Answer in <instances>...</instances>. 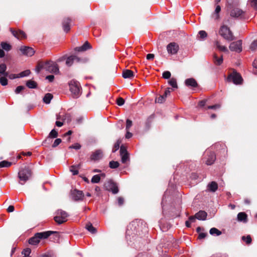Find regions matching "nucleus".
Here are the masks:
<instances>
[{
  "instance_id": "f257e3e1",
  "label": "nucleus",
  "mask_w": 257,
  "mask_h": 257,
  "mask_svg": "<svg viewBox=\"0 0 257 257\" xmlns=\"http://www.w3.org/2000/svg\"><path fill=\"white\" fill-rule=\"evenodd\" d=\"M52 234H55V237L57 238H59L58 232L53 231H47L35 233L33 237L29 239L28 242L31 245H37L40 242L41 239H46Z\"/></svg>"
},
{
  "instance_id": "f03ea898",
  "label": "nucleus",
  "mask_w": 257,
  "mask_h": 257,
  "mask_svg": "<svg viewBox=\"0 0 257 257\" xmlns=\"http://www.w3.org/2000/svg\"><path fill=\"white\" fill-rule=\"evenodd\" d=\"M32 171L29 167L25 166L21 168L18 173L19 183L24 185L31 177Z\"/></svg>"
},
{
  "instance_id": "7ed1b4c3",
  "label": "nucleus",
  "mask_w": 257,
  "mask_h": 257,
  "mask_svg": "<svg viewBox=\"0 0 257 257\" xmlns=\"http://www.w3.org/2000/svg\"><path fill=\"white\" fill-rule=\"evenodd\" d=\"M219 35L225 40L228 41H232L235 39L233 33L226 25H222L220 27L219 30Z\"/></svg>"
},
{
  "instance_id": "20e7f679",
  "label": "nucleus",
  "mask_w": 257,
  "mask_h": 257,
  "mask_svg": "<svg viewBox=\"0 0 257 257\" xmlns=\"http://www.w3.org/2000/svg\"><path fill=\"white\" fill-rule=\"evenodd\" d=\"M69 90L74 98H78L81 93V87L80 83L75 80H72L69 83Z\"/></svg>"
},
{
  "instance_id": "39448f33",
  "label": "nucleus",
  "mask_w": 257,
  "mask_h": 257,
  "mask_svg": "<svg viewBox=\"0 0 257 257\" xmlns=\"http://www.w3.org/2000/svg\"><path fill=\"white\" fill-rule=\"evenodd\" d=\"M227 79L228 81H232L236 85L241 84L243 82V79L241 75L234 69H233L232 73L228 75Z\"/></svg>"
},
{
  "instance_id": "423d86ee",
  "label": "nucleus",
  "mask_w": 257,
  "mask_h": 257,
  "mask_svg": "<svg viewBox=\"0 0 257 257\" xmlns=\"http://www.w3.org/2000/svg\"><path fill=\"white\" fill-rule=\"evenodd\" d=\"M44 69L50 73L58 74L59 72L58 65L52 61L44 62Z\"/></svg>"
},
{
  "instance_id": "0eeeda50",
  "label": "nucleus",
  "mask_w": 257,
  "mask_h": 257,
  "mask_svg": "<svg viewBox=\"0 0 257 257\" xmlns=\"http://www.w3.org/2000/svg\"><path fill=\"white\" fill-rule=\"evenodd\" d=\"M57 215L54 217V220L58 224H62L67 221V218L68 216V213L61 209L58 210L56 212Z\"/></svg>"
},
{
  "instance_id": "6e6552de",
  "label": "nucleus",
  "mask_w": 257,
  "mask_h": 257,
  "mask_svg": "<svg viewBox=\"0 0 257 257\" xmlns=\"http://www.w3.org/2000/svg\"><path fill=\"white\" fill-rule=\"evenodd\" d=\"M87 61L86 58H80L75 55H71L68 57L66 61V64L68 66H71L74 63H85Z\"/></svg>"
},
{
  "instance_id": "1a4fd4ad",
  "label": "nucleus",
  "mask_w": 257,
  "mask_h": 257,
  "mask_svg": "<svg viewBox=\"0 0 257 257\" xmlns=\"http://www.w3.org/2000/svg\"><path fill=\"white\" fill-rule=\"evenodd\" d=\"M106 190L112 192L113 194H116L118 192V188L116 184L112 180H109L106 181L104 184Z\"/></svg>"
},
{
  "instance_id": "9d476101",
  "label": "nucleus",
  "mask_w": 257,
  "mask_h": 257,
  "mask_svg": "<svg viewBox=\"0 0 257 257\" xmlns=\"http://www.w3.org/2000/svg\"><path fill=\"white\" fill-rule=\"evenodd\" d=\"M227 9L230 11V16L232 18H238L240 17L241 18L245 14L244 11L237 7H234L232 8H228Z\"/></svg>"
},
{
  "instance_id": "9b49d317",
  "label": "nucleus",
  "mask_w": 257,
  "mask_h": 257,
  "mask_svg": "<svg viewBox=\"0 0 257 257\" xmlns=\"http://www.w3.org/2000/svg\"><path fill=\"white\" fill-rule=\"evenodd\" d=\"M229 48L231 51H235L238 53L241 52L242 41L239 40L237 41L231 43Z\"/></svg>"
},
{
  "instance_id": "f8f14e48",
  "label": "nucleus",
  "mask_w": 257,
  "mask_h": 257,
  "mask_svg": "<svg viewBox=\"0 0 257 257\" xmlns=\"http://www.w3.org/2000/svg\"><path fill=\"white\" fill-rule=\"evenodd\" d=\"M10 31L13 35L18 39L21 40L27 38L26 34L21 30L19 29L15 30L14 29L11 28H10Z\"/></svg>"
},
{
  "instance_id": "ddd939ff",
  "label": "nucleus",
  "mask_w": 257,
  "mask_h": 257,
  "mask_svg": "<svg viewBox=\"0 0 257 257\" xmlns=\"http://www.w3.org/2000/svg\"><path fill=\"white\" fill-rule=\"evenodd\" d=\"M167 50L169 54L174 55L177 53L179 50V46L177 43L172 42L167 45Z\"/></svg>"
},
{
  "instance_id": "4468645a",
  "label": "nucleus",
  "mask_w": 257,
  "mask_h": 257,
  "mask_svg": "<svg viewBox=\"0 0 257 257\" xmlns=\"http://www.w3.org/2000/svg\"><path fill=\"white\" fill-rule=\"evenodd\" d=\"M206 159L204 162L207 165H212L216 160V155L213 152H207V157L205 158Z\"/></svg>"
},
{
  "instance_id": "2eb2a0df",
  "label": "nucleus",
  "mask_w": 257,
  "mask_h": 257,
  "mask_svg": "<svg viewBox=\"0 0 257 257\" xmlns=\"http://www.w3.org/2000/svg\"><path fill=\"white\" fill-rule=\"evenodd\" d=\"M71 196L74 201L82 200L84 197L83 192L77 189H74L71 191Z\"/></svg>"
},
{
  "instance_id": "dca6fc26",
  "label": "nucleus",
  "mask_w": 257,
  "mask_h": 257,
  "mask_svg": "<svg viewBox=\"0 0 257 257\" xmlns=\"http://www.w3.org/2000/svg\"><path fill=\"white\" fill-rule=\"evenodd\" d=\"M72 20L69 17H65L63 18L62 24L63 27V29L64 32L67 33L70 30V24L71 23Z\"/></svg>"
},
{
  "instance_id": "f3484780",
  "label": "nucleus",
  "mask_w": 257,
  "mask_h": 257,
  "mask_svg": "<svg viewBox=\"0 0 257 257\" xmlns=\"http://www.w3.org/2000/svg\"><path fill=\"white\" fill-rule=\"evenodd\" d=\"M20 50L24 55L28 56H32L35 53V51L32 48L27 46L21 47Z\"/></svg>"
},
{
  "instance_id": "a211bd4d",
  "label": "nucleus",
  "mask_w": 257,
  "mask_h": 257,
  "mask_svg": "<svg viewBox=\"0 0 257 257\" xmlns=\"http://www.w3.org/2000/svg\"><path fill=\"white\" fill-rule=\"evenodd\" d=\"M103 157L102 151L100 150H97L95 151L91 156V159L92 160H98Z\"/></svg>"
},
{
  "instance_id": "6ab92c4d",
  "label": "nucleus",
  "mask_w": 257,
  "mask_h": 257,
  "mask_svg": "<svg viewBox=\"0 0 257 257\" xmlns=\"http://www.w3.org/2000/svg\"><path fill=\"white\" fill-rule=\"evenodd\" d=\"M185 84L188 87H197L198 86V83L196 80L193 78L186 79Z\"/></svg>"
},
{
  "instance_id": "aec40b11",
  "label": "nucleus",
  "mask_w": 257,
  "mask_h": 257,
  "mask_svg": "<svg viewBox=\"0 0 257 257\" xmlns=\"http://www.w3.org/2000/svg\"><path fill=\"white\" fill-rule=\"evenodd\" d=\"M221 11V7L219 5H216L215 10L213 13L211 15V18L214 20H218L220 19V12Z\"/></svg>"
},
{
  "instance_id": "412c9836",
  "label": "nucleus",
  "mask_w": 257,
  "mask_h": 257,
  "mask_svg": "<svg viewBox=\"0 0 257 257\" xmlns=\"http://www.w3.org/2000/svg\"><path fill=\"white\" fill-rule=\"evenodd\" d=\"M207 213L203 210H200L195 214V217L198 220H205L206 219Z\"/></svg>"
},
{
  "instance_id": "4be33fe9",
  "label": "nucleus",
  "mask_w": 257,
  "mask_h": 257,
  "mask_svg": "<svg viewBox=\"0 0 257 257\" xmlns=\"http://www.w3.org/2000/svg\"><path fill=\"white\" fill-rule=\"evenodd\" d=\"M237 218L238 221L242 222L243 223H246L247 221V215L244 212L238 213Z\"/></svg>"
},
{
  "instance_id": "5701e85b",
  "label": "nucleus",
  "mask_w": 257,
  "mask_h": 257,
  "mask_svg": "<svg viewBox=\"0 0 257 257\" xmlns=\"http://www.w3.org/2000/svg\"><path fill=\"white\" fill-rule=\"evenodd\" d=\"M122 76L125 79H131L134 77V74L133 71L129 69H125L123 70Z\"/></svg>"
},
{
  "instance_id": "b1692460",
  "label": "nucleus",
  "mask_w": 257,
  "mask_h": 257,
  "mask_svg": "<svg viewBox=\"0 0 257 257\" xmlns=\"http://www.w3.org/2000/svg\"><path fill=\"white\" fill-rule=\"evenodd\" d=\"M90 44L88 43V42L86 41L81 47H76L75 48V50L78 52L84 51L90 49Z\"/></svg>"
},
{
  "instance_id": "393cba45",
  "label": "nucleus",
  "mask_w": 257,
  "mask_h": 257,
  "mask_svg": "<svg viewBox=\"0 0 257 257\" xmlns=\"http://www.w3.org/2000/svg\"><path fill=\"white\" fill-rule=\"evenodd\" d=\"M208 189L209 191L215 192L218 189V184L215 181H212L207 185Z\"/></svg>"
},
{
  "instance_id": "a878e982",
  "label": "nucleus",
  "mask_w": 257,
  "mask_h": 257,
  "mask_svg": "<svg viewBox=\"0 0 257 257\" xmlns=\"http://www.w3.org/2000/svg\"><path fill=\"white\" fill-rule=\"evenodd\" d=\"M227 9L239 6V0H226Z\"/></svg>"
},
{
  "instance_id": "bb28decb",
  "label": "nucleus",
  "mask_w": 257,
  "mask_h": 257,
  "mask_svg": "<svg viewBox=\"0 0 257 257\" xmlns=\"http://www.w3.org/2000/svg\"><path fill=\"white\" fill-rule=\"evenodd\" d=\"M223 56L221 55L220 57H218L217 55L214 54L213 55V60L215 65L217 66L220 65L223 62Z\"/></svg>"
},
{
  "instance_id": "cd10ccee",
  "label": "nucleus",
  "mask_w": 257,
  "mask_h": 257,
  "mask_svg": "<svg viewBox=\"0 0 257 257\" xmlns=\"http://www.w3.org/2000/svg\"><path fill=\"white\" fill-rule=\"evenodd\" d=\"M7 66L5 64H0V76L7 77L9 76V73L6 71Z\"/></svg>"
},
{
  "instance_id": "c85d7f7f",
  "label": "nucleus",
  "mask_w": 257,
  "mask_h": 257,
  "mask_svg": "<svg viewBox=\"0 0 257 257\" xmlns=\"http://www.w3.org/2000/svg\"><path fill=\"white\" fill-rule=\"evenodd\" d=\"M85 228L92 234H95L97 232V229L90 222H88L85 225Z\"/></svg>"
},
{
  "instance_id": "c756f323",
  "label": "nucleus",
  "mask_w": 257,
  "mask_h": 257,
  "mask_svg": "<svg viewBox=\"0 0 257 257\" xmlns=\"http://www.w3.org/2000/svg\"><path fill=\"white\" fill-rule=\"evenodd\" d=\"M81 164L77 165H72L70 167V171L72 173L73 175H76L78 174V169L81 167Z\"/></svg>"
},
{
  "instance_id": "7c9ffc66",
  "label": "nucleus",
  "mask_w": 257,
  "mask_h": 257,
  "mask_svg": "<svg viewBox=\"0 0 257 257\" xmlns=\"http://www.w3.org/2000/svg\"><path fill=\"white\" fill-rule=\"evenodd\" d=\"M26 86L31 89L37 88L38 84L36 82L32 80H29L26 83Z\"/></svg>"
},
{
  "instance_id": "2f4dec72",
  "label": "nucleus",
  "mask_w": 257,
  "mask_h": 257,
  "mask_svg": "<svg viewBox=\"0 0 257 257\" xmlns=\"http://www.w3.org/2000/svg\"><path fill=\"white\" fill-rule=\"evenodd\" d=\"M52 98L53 95L51 93H48L45 95L43 100L45 103L49 104Z\"/></svg>"
},
{
  "instance_id": "473e14b6",
  "label": "nucleus",
  "mask_w": 257,
  "mask_h": 257,
  "mask_svg": "<svg viewBox=\"0 0 257 257\" xmlns=\"http://www.w3.org/2000/svg\"><path fill=\"white\" fill-rule=\"evenodd\" d=\"M209 233L212 235H216L217 236H219L222 234L221 231L215 227L211 228L209 230Z\"/></svg>"
},
{
  "instance_id": "72a5a7b5",
  "label": "nucleus",
  "mask_w": 257,
  "mask_h": 257,
  "mask_svg": "<svg viewBox=\"0 0 257 257\" xmlns=\"http://www.w3.org/2000/svg\"><path fill=\"white\" fill-rule=\"evenodd\" d=\"M12 165V163L6 160L0 162V169L2 168H8Z\"/></svg>"
},
{
  "instance_id": "f704fd0d",
  "label": "nucleus",
  "mask_w": 257,
  "mask_h": 257,
  "mask_svg": "<svg viewBox=\"0 0 257 257\" xmlns=\"http://www.w3.org/2000/svg\"><path fill=\"white\" fill-rule=\"evenodd\" d=\"M119 166V163L117 161H111L109 162V167L111 169H116Z\"/></svg>"
},
{
  "instance_id": "c9c22d12",
  "label": "nucleus",
  "mask_w": 257,
  "mask_h": 257,
  "mask_svg": "<svg viewBox=\"0 0 257 257\" xmlns=\"http://www.w3.org/2000/svg\"><path fill=\"white\" fill-rule=\"evenodd\" d=\"M168 83L173 88H177V80L175 78H172L168 81Z\"/></svg>"
},
{
  "instance_id": "e433bc0d",
  "label": "nucleus",
  "mask_w": 257,
  "mask_h": 257,
  "mask_svg": "<svg viewBox=\"0 0 257 257\" xmlns=\"http://www.w3.org/2000/svg\"><path fill=\"white\" fill-rule=\"evenodd\" d=\"M216 47L221 51L227 52V48L224 46H222L220 44V43L218 41L216 42Z\"/></svg>"
},
{
  "instance_id": "4c0bfd02",
  "label": "nucleus",
  "mask_w": 257,
  "mask_h": 257,
  "mask_svg": "<svg viewBox=\"0 0 257 257\" xmlns=\"http://www.w3.org/2000/svg\"><path fill=\"white\" fill-rule=\"evenodd\" d=\"M1 46L4 50L8 51H10L12 48V46L6 42H2L1 43Z\"/></svg>"
},
{
  "instance_id": "58836bf2",
  "label": "nucleus",
  "mask_w": 257,
  "mask_h": 257,
  "mask_svg": "<svg viewBox=\"0 0 257 257\" xmlns=\"http://www.w3.org/2000/svg\"><path fill=\"white\" fill-rule=\"evenodd\" d=\"M42 69H44V62L39 61L37 64L36 70L37 72L39 73Z\"/></svg>"
},
{
  "instance_id": "ea45409f",
  "label": "nucleus",
  "mask_w": 257,
  "mask_h": 257,
  "mask_svg": "<svg viewBox=\"0 0 257 257\" xmlns=\"http://www.w3.org/2000/svg\"><path fill=\"white\" fill-rule=\"evenodd\" d=\"M100 180V176L99 175H95L93 176L91 179V182L92 183H98Z\"/></svg>"
},
{
  "instance_id": "a19ab883",
  "label": "nucleus",
  "mask_w": 257,
  "mask_h": 257,
  "mask_svg": "<svg viewBox=\"0 0 257 257\" xmlns=\"http://www.w3.org/2000/svg\"><path fill=\"white\" fill-rule=\"evenodd\" d=\"M166 98L164 95H160L159 97L156 98L155 102L162 103L165 102Z\"/></svg>"
},
{
  "instance_id": "79ce46f5",
  "label": "nucleus",
  "mask_w": 257,
  "mask_h": 257,
  "mask_svg": "<svg viewBox=\"0 0 257 257\" xmlns=\"http://www.w3.org/2000/svg\"><path fill=\"white\" fill-rule=\"evenodd\" d=\"M121 156V160L122 163H125L129 160V154H125Z\"/></svg>"
},
{
  "instance_id": "37998d69",
  "label": "nucleus",
  "mask_w": 257,
  "mask_h": 257,
  "mask_svg": "<svg viewBox=\"0 0 257 257\" xmlns=\"http://www.w3.org/2000/svg\"><path fill=\"white\" fill-rule=\"evenodd\" d=\"M121 143V141L118 140L116 142L114 145L113 148L112 149V152H115L117 150H118L119 148L120 144Z\"/></svg>"
},
{
  "instance_id": "c03bdc74",
  "label": "nucleus",
  "mask_w": 257,
  "mask_h": 257,
  "mask_svg": "<svg viewBox=\"0 0 257 257\" xmlns=\"http://www.w3.org/2000/svg\"><path fill=\"white\" fill-rule=\"evenodd\" d=\"M58 136V133L55 130H52L49 135V137L50 138H56Z\"/></svg>"
},
{
  "instance_id": "a18cd8bd",
  "label": "nucleus",
  "mask_w": 257,
  "mask_h": 257,
  "mask_svg": "<svg viewBox=\"0 0 257 257\" xmlns=\"http://www.w3.org/2000/svg\"><path fill=\"white\" fill-rule=\"evenodd\" d=\"M30 73H31V71L30 70H26L21 72L19 74V76L20 77L27 76L29 75Z\"/></svg>"
},
{
  "instance_id": "49530a36",
  "label": "nucleus",
  "mask_w": 257,
  "mask_h": 257,
  "mask_svg": "<svg viewBox=\"0 0 257 257\" xmlns=\"http://www.w3.org/2000/svg\"><path fill=\"white\" fill-rule=\"evenodd\" d=\"M31 252V249L29 248H27L23 250L22 253L24 255V257H28L30 256L29 255Z\"/></svg>"
},
{
  "instance_id": "de8ad7c7",
  "label": "nucleus",
  "mask_w": 257,
  "mask_h": 257,
  "mask_svg": "<svg viewBox=\"0 0 257 257\" xmlns=\"http://www.w3.org/2000/svg\"><path fill=\"white\" fill-rule=\"evenodd\" d=\"M0 83L3 86H6L8 84V79L6 77L3 76L0 78Z\"/></svg>"
},
{
  "instance_id": "09e8293b",
  "label": "nucleus",
  "mask_w": 257,
  "mask_h": 257,
  "mask_svg": "<svg viewBox=\"0 0 257 257\" xmlns=\"http://www.w3.org/2000/svg\"><path fill=\"white\" fill-rule=\"evenodd\" d=\"M171 76V73L169 71H164L162 74L163 78L164 79H169L170 78Z\"/></svg>"
},
{
  "instance_id": "8fccbe9b",
  "label": "nucleus",
  "mask_w": 257,
  "mask_h": 257,
  "mask_svg": "<svg viewBox=\"0 0 257 257\" xmlns=\"http://www.w3.org/2000/svg\"><path fill=\"white\" fill-rule=\"evenodd\" d=\"M242 239L243 241H245L247 244H250L252 240L251 238L250 235H247L246 237L243 236L242 237Z\"/></svg>"
},
{
  "instance_id": "3c124183",
  "label": "nucleus",
  "mask_w": 257,
  "mask_h": 257,
  "mask_svg": "<svg viewBox=\"0 0 257 257\" xmlns=\"http://www.w3.org/2000/svg\"><path fill=\"white\" fill-rule=\"evenodd\" d=\"M132 121L129 119H127L126 121V131H129L130 128L132 126Z\"/></svg>"
},
{
  "instance_id": "603ef678",
  "label": "nucleus",
  "mask_w": 257,
  "mask_h": 257,
  "mask_svg": "<svg viewBox=\"0 0 257 257\" xmlns=\"http://www.w3.org/2000/svg\"><path fill=\"white\" fill-rule=\"evenodd\" d=\"M128 154V152L126 150V148L124 146L122 145L120 147V155H122L123 154Z\"/></svg>"
},
{
  "instance_id": "864d4df0",
  "label": "nucleus",
  "mask_w": 257,
  "mask_h": 257,
  "mask_svg": "<svg viewBox=\"0 0 257 257\" xmlns=\"http://www.w3.org/2000/svg\"><path fill=\"white\" fill-rule=\"evenodd\" d=\"M124 99L122 97H118L116 100V103L119 106H122L124 103Z\"/></svg>"
},
{
  "instance_id": "5fc2aeb1",
  "label": "nucleus",
  "mask_w": 257,
  "mask_h": 257,
  "mask_svg": "<svg viewBox=\"0 0 257 257\" xmlns=\"http://www.w3.org/2000/svg\"><path fill=\"white\" fill-rule=\"evenodd\" d=\"M199 35L200 36V38L204 39L207 36V34L205 31H200L199 32Z\"/></svg>"
},
{
  "instance_id": "6e6d98bb",
  "label": "nucleus",
  "mask_w": 257,
  "mask_h": 257,
  "mask_svg": "<svg viewBox=\"0 0 257 257\" xmlns=\"http://www.w3.org/2000/svg\"><path fill=\"white\" fill-rule=\"evenodd\" d=\"M249 2H250L251 7L257 11V0H249Z\"/></svg>"
},
{
  "instance_id": "4d7b16f0",
  "label": "nucleus",
  "mask_w": 257,
  "mask_h": 257,
  "mask_svg": "<svg viewBox=\"0 0 257 257\" xmlns=\"http://www.w3.org/2000/svg\"><path fill=\"white\" fill-rule=\"evenodd\" d=\"M81 147V146L79 143H76L74 145H72L69 146V149H73L75 150H79Z\"/></svg>"
},
{
  "instance_id": "13d9d810",
  "label": "nucleus",
  "mask_w": 257,
  "mask_h": 257,
  "mask_svg": "<svg viewBox=\"0 0 257 257\" xmlns=\"http://www.w3.org/2000/svg\"><path fill=\"white\" fill-rule=\"evenodd\" d=\"M25 89L24 86H19L15 89V93L17 94L20 93L22 90Z\"/></svg>"
},
{
  "instance_id": "bf43d9fd",
  "label": "nucleus",
  "mask_w": 257,
  "mask_h": 257,
  "mask_svg": "<svg viewBox=\"0 0 257 257\" xmlns=\"http://www.w3.org/2000/svg\"><path fill=\"white\" fill-rule=\"evenodd\" d=\"M61 142H62V141H61V139H56L55 140L53 144L52 145V147L53 148L56 147L61 143Z\"/></svg>"
},
{
  "instance_id": "052dcab7",
  "label": "nucleus",
  "mask_w": 257,
  "mask_h": 257,
  "mask_svg": "<svg viewBox=\"0 0 257 257\" xmlns=\"http://www.w3.org/2000/svg\"><path fill=\"white\" fill-rule=\"evenodd\" d=\"M220 107V104H216L215 105H209V106H207V109H216L219 108Z\"/></svg>"
},
{
  "instance_id": "680f3d73",
  "label": "nucleus",
  "mask_w": 257,
  "mask_h": 257,
  "mask_svg": "<svg viewBox=\"0 0 257 257\" xmlns=\"http://www.w3.org/2000/svg\"><path fill=\"white\" fill-rule=\"evenodd\" d=\"M257 48V39L254 40L250 45V49L252 50H254Z\"/></svg>"
},
{
  "instance_id": "e2e57ef3",
  "label": "nucleus",
  "mask_w": 257,
  "mask_h": 257,
  "mask_svg": "<svg viewBox=\"0 0 257 257\" xmlns=\"http://www.w3.org/2000/svg\"><path fill=\"white\" fill-rule=\"evenodd\" d=\"M118 204L119 206H121L124 203V199L122 197H119L117 199Z\"/></svg>"
},
{
  "instance_id": "0e129e2a",
  "label": "nucleus",
  "mask_w": 257,
  "mask_h": 257,
  "mask_svg": "<svg viewBox=\"0 0 257 257\" xmlns=\"http://www.w3.org/2000/svg\"><path fill=\"white\" fill-rule=\"evenodd\" d=\"M207 233H203V232L199 233L198 237V239H203L207 236Z\"/></svg>"
},
{
  "instance_id": "69168bd1",
  "label": "nucleus",
  "mask_w": 257,
  "mask_h": 257,
  "mask_svg": "<svg viewBox=\"0 0 257 257\" xmlns=\"http://www.w3.org/2000/svg\"><path fill=\"white\" fill-rule=\"evenodd\" d=\"M171 88H167L165 92H164V94H163L165 97H167V96L169 95H170V93H171Z\"/></svg>"
},
{
  "instance_id": "338daca9",
  "label": "nucleus",
  "mask_w": 257,
  "mask_h": 257,
  "mask_svg": "<svg viewBox=\"0 0 257 257\" xmlns=\"http://www.w3.org/2000/svg\"><path fill=\"white\" fill-rule=\"evenodd\" d=\"M46 79L48 80L50 82H52L54 79V76L50 75L46 76Z\"/></svg>"
},
{
  "instance_id": "774afa93",
  "label": "nucleus",
  "mask_w": 257,
  "mask_h": 257,
  "mask_svg": "<svg viewBox=\"0 0 257 257\" xmlns=\"http://www.w3.org/2000/svg\"><path fill=\"white\" fill-rule=\"evenodd\" d=\"M206 102V100L204 99L200 101L198 103V105L200 107H203L205 106Z\"/></svg>"
}]
</instances>
